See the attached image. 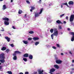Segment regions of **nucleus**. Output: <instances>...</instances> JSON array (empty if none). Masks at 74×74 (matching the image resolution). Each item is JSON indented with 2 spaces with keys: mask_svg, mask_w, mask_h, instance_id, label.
<instances>
[{
  "mask_svg": "<svg viewBox=\"0 0 74 74\" xmlns=\"http://www.w3.org/2000/svg\"><path fill=\"white\" fill-rule=\"evenodd\" d=\"M11 47H14V44H11L10 45Z\"/></svg>",
  "mask_w": 74,
  "mask_h": 74,
  "instance_id": "72a5a7b5",
  "label": "nucleus"
},
{
  "mask_svg": "<svg viewBox=\"0 0 74 74\" xmlns=\"http://www.w3.org/2000/svg\"><path fill=\"white\" fill-rule=\"evenodd\" d=\"M68 30L69 31V30H70V28H68Z\"/></svg>",
  "mask_w": 74,
  "mask_h": 74,
  "instance_id": "de8ad7c7",
  "label": "nucleus"
},
{
  "mask_svg": "<svg viewBox=\"0 0 74 74\" xmlns=\"http://www.w3.org/2000/svg\"><path fill=\"white\" fill-rule=\"evenodd\" d=\"M69 5H73L74 4V2L72 1H69L68 3Z\"/></svg>",
  "mask_w": 74,
  "mask_h": 74,
  "instance_id": "9d476101",
  "label": "nucleus"
},
{
  "mask_svg": "<svg viewBox=\"0 0 74 74\" xmlns=\"http://www.w3.org/2000/svg\"><path fill=\"white\" fill-rule=\"evenodd\" d=\"M5 39L7 40L8 42H10V38H9L8 36H5Z\"/></svg>",
  "mask_w": 74,
  "mask_h": 74,
  "instance_id": "6e6552de",
  "label": "nucleus"
},
{
  "mask_svg": "<svg viewBox=\"0 0 74 74\" xmlns=\"http://www.w3.org/2000/svg\"><path fill=\"white\" fill-rule=\"evenodd\" d=\"M23 56L25 58H27L29 56V54L26 53L23 55Z\"/></svg>",
  "mask_w": 74,
  "mask_h": 74,
  "instance_id": "9b49d317",
  "label": "nucleus"
},
{
  "mask_svg": "<svg viewBox=\"0 0 74 74\" xmlns=\"http://www.w3.org/2000/svg\"><path fill=\"white\" fill-rule=\"evenodd\" d=\"M71 66H74V64H72Z\"/></svg>",
  "mask_w": 74,
  "mask_h": 74,
  "instance_id": "4d7b16f0",
  "label": "nucleus"
},
{
  "mask_svg": "<svg viewBox=\"0 0 74 74\" xmlns=\"http://www.w3.org/2000/svg\"><path fill=\"white\" fill-rule=\"evenodd\" d=\"M22 11L21 10H19L18 11V14H22Z\"/></svg>",
  "mask_w": 74,
  "mask_h": 74,
  "instance_id": "b1692460",
  "label": "nucleus"
},
{
  "mask_svg": "<svg viewBox=\"0 0 74 74\" xmlns=\"http://www.w3.org/2000/svg\"><path fill=\"white\" fill-rule=\"evenodd\" d=\"M61 55L62 56H63V55H64V54H63V53H61Z\"/></svg>",
  "mask_w": 74,
  "mask_h": 74,
  "instance_id": "a18cd8bd",
  "label": "nucleus"
},
{
  "mask_svg": "<svg viewBox=\"0 0 74 74\" xmlns=\"http://www.w3.org/2000/svg\"><path fill=\"white\" fill-rule=\"evenodd\" d=\"M2 69V66H0V69Z\"/></svg>",
  "mask_w": 74,
  "mask_h": 74,
  "instance_id": "3c124183",
  "label": "nucleus"
},
{
  "mask_svg": "<svg viewBox=\"0 0 74 74\" xmlns=\"http://www.w3.org/2000/svg\"><path fill=\"white\" fill-rule=\"evenodd\" d=\"M72 63H74V60H72Z\"/></svg>",
  "mask_w": 74,
  "mask_h": 74,
  "instance_id": "864d4df0",
  "label": "nucleus"
},
{
  "mask_svg": "<svg viewBox=\"0 0 74 74\" xmlns=\"http://www.w3.org/2000/svg\"><path fill=\"white\" fill-rule=\"evenodd\" d=\"M74 15H71L70 18V22H73L74 21Z\"/></svg>",
  "mask_w": 74,
  "mask_h": 74,
  "instance_id": "39448f33",
  "label": "nucleus"
},
{
  "mask_svg": "<svg viewBox=\"0 0 74 74\" xmlns=\"http://www.w3.org/2000/svg\"><path fill=\"white\" fill-rule=\"evenodd\" d=\"M7 73L9 74H12V72H11V71H8L7 72Z\"/></svg>",
  "mask_w": 74,
  "mask_h": 74,
  "instance_id": "c85d7f7f",
  "label": "nucleus"
},
{
  "mask_svg": "<svg viewBox=\"0 0 74 74\" xmlns=\"http://www.w3.org/2000/svg\"><path fill=\"white\" fill-rule=\"evenodd\" d=\"M54 32L53 33V34H52L51 35V37L53 40V35L56 36H58V31L57 29H54Z\"/></svg>",
  "mask_w": 74,
  "mask_h": 74,
  "instance_id": "f257e3e1",
  "label": "nucleus"
},
{
  "mask_svg": "<svg viewBox=\"0 0 74 74\" xmlns=\"http://www.w3.org/2000/svg\"><path fill=\"white\" fill-rule=\"evenodd\" d=\"M29 33H30V34H33V33H34V32L33 31H30L29 32Z\"/></svg>",
  "mask_w": 74,
  "mask_h": 74,
  "instance_id": "7c9ffc66",
  "label": "nucleus"
},
{
  "mask_svg": "<svg viewBox=\"0 0 74 74\" xmlns=\"http://www.w3.org/2000/svg\"><path fill=\"white\" fill-rule=\"evenodd\" d=\"M6 47H3L1 49L2 51H5V50H6Z\"/></svg>",
  "mask_w": 74,
  "mask_h": 74,
  "instance_id": "a211bd4d",
  "label": "nucleus"
},
{
  "mask_svg": "<svg viewBox=\"0 0 74 74\" xmlns=\"http://www.w3.org/2000/svg\"><path fill=\"white\" fill-rule=\"evenodd\" d=\"M40 43V42H36L35 43V45H37L39 44Z\"/></svg>",
  "mask_w": 74,
  "mask_h": 74,
  "instance_id": "a878e982",
  "label": "nucleus"
},
{
  "mask_svg": "<svg viewBox=\"0 0 74 74\" xmlns=\"http://www.w3.org/2000/svg\"><path fill=\"white\" fill-rule=\"evenodd\" d=\"M26 2L27 4H30V2H29V1H26Z\"/></svg>",
  "mask_w": 74,
  "mask_h": 74,
  "instance_id": "473e14b6",
  "label": "nucleus"
},
{
  "mask_svg": "<svg viewBox=\"0 0 74 74\" xmlns=\"http://www.w3.org/2000/svg\"><path fill=\"white\" fill-rule=\"evenodd\" d=\"M50 32L51 33H53V29H51L50 30Z\"/></svg>",
  "mask_w": 74,
  "mask_h": 74,
  "instance_id": "bb28decb",
  "label": "nucleus"
},
{
  "mask_svg": "<svg viewBox=\"0 0 74 74\" xmlns=\"http://www.w3.org/2000/svg\"><path fill=\"white\" fill-rule=\"evenodd\" d=\"M69 53L71 54V55H72V53H71V51H69Z\"/></svg>",
  "mask_w": 74,
  "mask_h": 74,
  "instance_id": "c03bdc74",
  "label": "nucleus"
},
{
  "mask_svg": "<svg viewBox=\"0 0 74 74\" xmlns=\"http://www.w3.org/2000/svg\"><path fill=\"white\" fill-rule=\"evenodd\" d=\"M69 34L71 35H73L72 37L71 38V41H74V32H71L69 33Z\"/></svg>",
  "mask_w": 74,
  "mask_h": 74,
  "instance_id": "7ed1b4c3",
  "label": "nucleus"
},
{
  "mask_svg": "<svg viewBox=\"0 0 74 74\" xmlns=\"http://www.w3.org/2000/svg\"><path fill=\"white\" fill-rule=\"evenodd\" d=\"M52 72H50V74H53V73H52Z\"/></svg>",
  "mask_w": 74,
  "mask_h": 74,
  "instance_id": "13d9d810",
  "label": "nucleus"
},
{
  "mask_svg": "<svg viewBox=\"0 0 74 74\" xmlns=\"http://www.w3.org/2000/svg\"><path fill=\"white\" fill-rule=\"evenodd\" d=\"M28 40H29V41H31V40H32V38H28Z\"/></svg>",
  "mask_w": 74,
  "mask_h": 74,
  "instance_id": "4c0bfd02",
  "label": "nucleus"
},
{
  "mask_svg": "<svg viewBox=\"0 0 74 74\" xmlns=\"http://www.w3.org/2000/svg\"><path fill=\"white\" fill-rule=\"evenodd\" d=\"M31 9L30 10V11L31 12H32L33 10L35 9V7L32 6L31 7Z\"/></svg>",
  "mask_w": 74,
  "mask_h": 74,
  "instance_id": "dca6fc26",
  "label": "nucleus"
},
{
  "mask_svg": "<svg viewBox=\"0 0 74 74\" xmlns=\"http://www.w3.org/2000/svg\"><path fill=\"white\" fill-rule=\"evenodd\" d=\"M56 63H57V64H60V63H62V61H61L60 60H58L56 61Z\"/></svg>",
  "mask_w": 74,
  "mask_h": 74,
  "instance_id": "423d86ee",
  "label": "nucleus"
},
{
  "mask_svg": "<svg viewBox=\"0 0 74 74\" xmlns=\"http://www.w3.org/2000/svg\"><path fill=\"white\" fill-rule=\"evenodd\" d=\"M62 4H63V5H66L68 7H69V5H68V4H67V2L62 3Z\"/></svg>",
  "mask_w": 74,
  "mask_h": 74,
  "instance_id": "412c9836",
  "label": "nucleus"
},
{
  "mask_svg": "<svg viewBox=\"0 0 74 74\" xmlns=\"http://www.w3.org/2000/svg\"><path fill=\"white\" fill-rule=\"evenodd\" d=\"M3 20V21H5L4 22V24L7 26L8 25H9V22L8 21H9V18H7V17H4L2 18Z\"/></svg>",
  "mask_w": 74,
  "mask_h": 74,
  "instance_id": "f03ea898",
  "label": "nucleus"
},
{
  "mask_svg": "<svg viewBox=\"0 0 74 74\" xmlns=\"http://www.w3.org/2000/svg\"><path fill=\"white\" fill-rule=\"evenodd\" d=\"M26 15H27L26 14H25V16H26Z\"/></svg>",
  "mask_w": 74,
  "mask_h": 74,
  "instance_id": "e2e57ef3",
  "label": "nucleus"
},
{
  "mask_svg": "<svg viewBox=\"0 0 74 74\" xmlns=\"http://www.w3.org/2000/svg\"><path fill=\"white\" fill-rule=\"evenodd\" d=\"M7 8V7H6V5H3V10H5Z\"/></svg>",
  "mask_w": 74,
  "mask_h": 74,
  "instance_id": "6ab92c4d",
  "label": "nucleus"
},
{
  "mask_svg": "<svg viewBox=\"0 0 74 74\" xmlns=\"http://www.w3.org/2000/svg\"><path fill=\"white\" fill-rule=\"evenodd\" d=\"M55 71V69L54 68H52L50 70V73H53L54 71Z\"/></svg>",
  "mask_w": 74,
  "mask_h": 74,
  "instance_id": "1a4fd4ad",
  "label": "nucleus"
},
{
  "mask_svg": "<svg viewBox=\"0 0 74 74\" xmlns=\"http://www.w3.org/2000/svg\"><path fill=\"white\" fill-rule=\"evenodd\" d=\"M2 60H0V62L2 63H3L5 62V60L4 59H1Z\"/></svg>",
  "mask_w": 74,
  "mask_h": 74,
  "instance_id": "f8f14e48",
  "label": "nucleus"
},
{
  "mask_svg": "<svg viewBox=\"0 0 74 74\" xmlns=\"http://www.w3.org/2000/svg\"><path fill=\"white\" fill-rule=\"evenodd\" d=\"M1 31L2 32H4V30L3 29L2 30H1Z\"/></svg>",
  "mask_w": 74,
  "mask_h": 74,
  "instance_id": "5fc2aeb1",
  "label": "nucleus"
},
{
  "mask_svg": "<svg viewBox=\"0 0 74 74\" xmlns=\"http://www.w3.org/2000/svg\"><path fill=\"white\" fill-rule=\"evenodd\" d=\"M56 45H57V47H60V45L58 44H57Z\"/></svg>",
  "mask_w": 74,
  "mask_h": 74,
  "instance_id": "f704fd0d",
  "label": "nucleus"
},
{
  "mask_svg": "<svg viewBox=\"0 0 74 74\" xmlns=\"http://www.w3.org/2000/svg\"><path fill=\"white\" fill-rule=\"evenodd\" d=\"M69 19V17H68V16H66V19L67 20H68Z\"/></svg>",
  "mask_w": 74,
  "mask_h": 74,
  "instance_id": "c9c22d12",
  "label": "nucleus"
},
{
  "mask_svg": "<svg viewBox=\"0 0 74 74\" xmlns=\"http://www.w3.org/2000/svg\"><path fill=\"white\" fill-rule=\"evenodd\" d=\"M59 29H62V26H59Z\"/></svg>",
  "mask_w": 74,
  "mask_h": 74,
  "instance_id": "58836bf2",
  "label": "nucleus"
},
{
  "mask_svg": "<svg viewBox=\"0 0 74 74\" xmlns=\"http://www.w3.org/2000/svg\"><path fill=\"white\" fill-rule=\"evenodd\" d=\"M23 60L25 62H27V60L26 58H23Z\"/></svg>",
  "mask_w": 74,
  "mask_h": 74,
  "instance_id": "c756f323",
  "label": "nucleus"
},
{
  "mask_svg": "<svg viewBox=\"0 0 74 74\" xmlns=\"http://www.w3.org/2000/svg\"><path fill=\"white\" fill-rule=\"evenodd\" d=\"M0 59H5V56H4V53H2L0 54Z\"/></svg>",
  "mask_w": 74,
  "mask_h": 74,
  "instance_id": "20e7f679",
  "label": "nucleus"
},
{
  "mask_svg": "<svg viewBox=\"0 0 74 74\" xmlns=\"http://www.w3.org/2000/svg\"><path fill=\"white\" fill-rule=\"evenodd\" d=\"M33 56L31 54H30L29 55V59H33Z\"/></svg>",
  "mask_w": 74,
  "mask_h": 74,
  "instance_id": "2eb2a0df",
  "label": "nucleus"
},
{
  "mask_svg": "<svg viewBox=\"0 0 74 74\" xmlns=\"http://www.w3.org/2000/svg\"><path fill=\"white\" fill-rule=\"evenodd\" d=\"M40 16V15L39 14V13H36L35 15V18L36 17H38Z\"/></svg>",
  "mask_w": 74,
  "mask_h": 74,
  "instance_id": "ddd939ff",
  "label": "nucleus"
},
{
  "mask_svg": "<svg viewBox=\"0 0 74 74\" xmlns=\"http://www.w3.org/2000/svg\"><path fill=\"white\" fill-rule=\"evenodd\" d=\"M1 63L0 62V65H1Z\"/></svg>",
  "mask_w": 74,
  "mask_h": 74,
  "instance_id": "69168bd1",
  "label": "nucleus"
},
{
  "mask_svg": "<svg viewBox=\"0 0 74 74\" xmlns=\"http://www.w3.org/2000/svg\"><path fill=\"white\" fill-rule=\"evenodd\" d=\"M42 11H43V8L41 9L40 10V11L39 13V14H41L42 12Z\"/></svg>",
  "mask_w": 74,
  "mask_h": 74,
  "instance_id": "5701e85b",
  "label": "nucleus"
},
{
  "mask_svg": "<svg viewBox=\"0 0 74 74\" xmlns=\"http://www.w3.org/2000/svg\"><path fill=\"white\" fill-rule=\"evenodd\" d=\"M13 1L12 0H11V2H12Z\"/></svg>",
  "mask_w": 74,
  "mask_h": 74,
  "instance_id": "680f3d73",
  "label": "nucleus"
},
{
  "mask_svg": "<svg viewBox=\"0 0 74 74\" xmlns=\"http://www.w3.org/2000/svg\"><path fill=\"white\" fill-rule=\"evenodd\" d=\"M52 48H53V49H56V48L54 46L52 47Z\"/></svg>",
  "mask_w": 74,
  "mask_h": 74,
  "instance_id": "e433bc0d",
  "label": "nucleus"
},
{
  "mask_svg": "<svg viewBox=\"0 0 74 74\" xmlns=\"http://www.w3.org/2000/svg\"><path fill=\"white\" fill-rule=\"evenodd\" d=\"M21 54V52L19 51H14V53L13 54V55H16V54Z\"/></svg>",
  "mask_w": 74,
  "mask_h": 74,
  "instance_id": "0eeeda50",
  "label": "nucleus"
},
{
  "mask_svg": "<svg viewBox=\"0 0 74 74\" xmlns=\"http://www.w3.org/2000/svg\"><path fill=\"white\" fill-rule=\"evenodd\" d=\"M61 8H63V5H61Z\"/></svg>",
  "mask_w": 74,
  "mask_h": 74,
  "instance_id": "bf43d9fd",
  "label": "nucleus"
},
{
  "mask_svg": "<svg viewBox=\"0 0 74 74\" xmlns=\"http://www.w3.org/2000/svg\"><path fill=\"white\" fill-rule=\"evenodd\" d=\"M3 1V0H0V1Z\"/></svg>",
  "mask_w": 74,
  "mask_h": 74,
  "instance_id": "052dcab7",
  "label": "nucleus"
},
{
  "mask_svg": "<svg viewBox=\"0 0 74 74\" xmlns=\"http://www.w3.org/2000/svg\"><path fill=\"white\" fill-rule=\"evenodd\" d=\"M10 49H7L6 51H5V52H6V53H8V52H9L10 51Z\"/></svg>",
  "mask_w": 74,
  "mask_h": 74,
  "instance_id": "cd10ccee",
  "label": "nucleus"
},
{
  "mask_svg": "<svg viewBox=\"0 0 74 74\" xmlns=\"http://www.w3.org/2000/svg\"><path fill=\"white\" fill-rule=\"evenodd\" d=\"M40 1H41V0H39V1L38 2V3H39V4H41V2Z\"/></svg>",
  "mask_w": 74,
  "mask_h": 74,
  "instance_id": "79ce46f5",
  "label": "nucleus"
},
{
  "mask_svg": "<svg viewBox=\"0 0 74 74\" xmlns=\"http://www.w3.org/2000/svg\"><path fill=\"white\" fill-rule=\"evenodd\" d=\"M8 34H9V35H10V36H11V35H12L11 34V33H9Z\"/></svg>",
  "mask_w": 74,
  "mask_h": 74,
  "instance_id": "8fccbe9b",
  "label": "nucleus"
},
{
  "mask_svg": "<svg viewBox=\"0 0 74 74\" xmlns=\"http://www.w3.org/2000/svg\"><path fill=\"white\" fill-rule=\"evenodd\" d=\"M64 23L65 24H66V22L64 21Z\"/></svg>",
  "mask_w": 74,
  "mask_h": 74,
  "instance_id": "09e8293b",
  "label": "nucleus"
},
{
  "mask_svg": "<svg viewBox=\"0 0 74 74\" xmlns=\"http://www.w3.org/2000/svg\"><path fill=\"white\" fill-rule=\"evenodd\" d=\"M19 74H23V73L22 72H21L19 73Z\"/></svg>",
  "mask_w": 74,
  "mask_h": 74,
  "instance_id": "603ef678",
  "label": "nucleus"
},
{
  "mask_svg": "<svg viewBox=\"0 0 74 74\" xmlns=\"http://www.w3.org/2000/svg\"><path fill=\"white\" fill-rule=\"evenodd\" d=\"M64 14H63L62 15H60V17L62 18V17L63 16H64Z\"/></svg>",
  "mask_w": 74,
  "mask_h": 74,
  "instance_id": "2f4dec72",
  "label": "nucleus"
},
{
  "mask_svg": "<svg viewBox=\"0 0 74 74\" xmlns=\"http://www.w3.org/2000/svg\"><path fill=\"white\" fill-rule=\"evenodd\" d=\"M34 74H37V72H35L34 73Z\"/></svg>",
  "mask_w": 74,
  "mask_h": 74,
  "instance_id": "37998d69",
  "label": "nucleus"
},
{
  "mask_svg": "<svg viewBox=\"0 0 74 74\" xmlns=\"http://www.w3.org/2000/svg\"><path fill=\"white\" fill-rule=\"evenodd\" d=\"M23 42L25 44H28V42L27 41L23 40Z\"/></svg>",
  "mask_w": 74,
  "mask_h": 74,
  "instance_id": "4be33fe9",
  "label": "nucleus"
},
{
  "mask_svg": "<svg viewBox=\"0 0 74 74\" xmlns=\"http://www.w3.org/2000/svg\"><path fill=\"white\" fill-rule=\"evenodd\" d=\"M71 25H73V22H71Z\"/></svg>",
  "mask_w": 74,
  "mask_h": 74,
  "instance_id": "6e6d98bb",
  "label": "nucleus"
},
{
  "mask_svg": "<svg viewBox=\"0 0 74 74\" xmlns=\"http://www.w3.org/2000/svg\"><path fill=\"white\" fill-rule=\"evenodd\" d=\"M14 56V57L13 58V59L14 60H16L17 59V57L16 56V55H13Z\"/></svg>",
  "mask_w": 74,
  "mask_h": 74,
  "instance_id": "f3484780",
  "label": "nucleus"
},
{
  "mask_svg": "<svg viewBox=\"0 0 74 74\" xmlns=\"http://www.w3.org/2000/svg\"><path fill=\"white\" fill-rule=\"evenodd\" d=\"M25 74H29V72H25Z\"/></svg>",
  "mask_w": 74,
  "mask_h": 74,
  "instance_id": "ea45409f",
  "label": "nucleus"
},
{
  "mask_svg": "<svg viewBox=\"0 0 74 74\" xmlns=\"http://www.w3.org/2000/svg\"><path fill=\"white\" fill-rule=\"evenodd\" d=\"M12 28H13V29H16V28L14 26H12Z\"/></svg>",
  "mask_w": 74,
  "mask_h": 74,
  "instance_id": "a19ab883",
  "label": "nucleus"
},
{
  "mask_svg": "<svg viewBox=\"0 0 74 74\" xmlns=\"http://www.w3.org/2000/svg\"><path fill=\"white\" fill-rule=\"evenodd\" d=\"M61 34H63V32H61Z\"/></svg>",
  "mask_w": 74,
  "mask_h": 74,
  "instance_id": "0e129e2a",
  "label": "nucleus"
},
{
  "mask_svg": "<svg viewBox=\"0 0 74 74\" xmlns=\"http://www.w3.org/2000/svg\"><path fill=\"white\" fill-rule=\"evenodd\" d=\"M33 39L34 40H35L36 41V40H39V38L38 37H34L33 38Z\"/></svg>",
  "mask_w": 74,
  "mask_h": 74,
  "instance_id": "aec40b11",
  "label": "nucleus"
},
{
  "mask_svg": "<svg viewBox=\"0 0 74 74\" xmlns=\"http://www.w3.org/2000/svg\"><path fill=\"white\" fill-rule=\"evenodd\" d=\"M56 23H58V24H59L60 23H61V21L60 20H58L56 21Z\"/></svg>",
  "mask_w": 74,
  "mask_h": 74,
  "instance_id": "393cba45",
  "label": "nucleus"
},
{
  "mask_svg": "<svg viewBox=\"0 0 74 74\" xmlns=\"http://www.w3.org/2000/svg\"><path fill=\"white\" fill-rule=\"evenodd\" d=\"M54 66L55 68L57 69H58L59 68V66L57 65H54Z\"/></svg>",
  "mask_w": 74,
  "mask_h": 74,
  "instance_id": "4468645a",
  "label": "nucleus"
},
{
  "mask_svg": "<svg viewBox=\"0 0 74 74\" xmlns=\"http://www.w3.org/2000/svg\"><path fill=\"white\" fill-rule=\"evenodd\" d=\"M73 70H74V68L73 69Z\"/></svg>",
  "mask_w": 74,
  "mask_h": 74,
  "instance_id": "774afa93",
  "label": "nucleus"
},
{
  "mask_svg": "<svg viewBox=\"0 0 74 74\" xmlns=\"http://www.w3.org/2000/svg\"><path fill=\"white\" fill-rule=\"evenodd\" d=\"M49 6H51V5H50V4H49Z\"/></svg>",
  "mask_w": 74,
  "mask_h": 74,
  "instance_id": "338daca9",
  "label": "nucleus"
},
{
  "mask_svg": "<svg viewBox=\"0 0 74 74\" xmlns=\"http://www.w3.org/2000/svg\"><path fill=\"white\" fill-rule=\"evenodd\" d=\"M73 73H74V72H70L71 74H73Z\"/></svg>",
  "mask_w": 74,
  "mask_h": 74,
  "instance_id": "49530a36",
  "label": "nucleus"
}]
</instances>
